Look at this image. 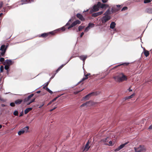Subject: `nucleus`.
<instances>
[{
  "label": "nucleus",
  "instance_id": "nucleus-63",
  "mask_svg": "<svg viewBox=\"0 0 152 152\" xmlns=\"http://www.w3.org/2000/svg\"><path fill=\"white\" fill-rule=\"evenodd\" d=\"M2 127V126L1 125H0V129H1Z\"/></svg>",
  "mask_w": 152,
  "mask_h": 152
},
{
  "label": "nucleus",
  "instance_id": "nucleus-61",
  "mask_svg": "<svg viewBox=\"0 0 152 152\" xmlns=\"http://www.w3.org/2000/svg\"><path fill=\"white\" fill-rule=\"evenodd\" d=\"M91 11H93V12H96L97 11H98L99 10H91Z\"/></svg>",
  "mask_w": 152,
  "mask_h": 152
},
{
  "label": "nucleus",
  "instance_id": "nucleus-16",
  "mask_svg": "<svg viewBox=\"0 0 152 152\" xmlns=\"http://www.w3.org/2000/svg\"><path fill=\"white\" fill-rule=\"evenodd\" d=\"M34 95V94H31L28 96L24 100V102H26L29 101L30 99L33 97Z\"/></svg>",
  "mask_w": 152,
  "mask_h": 152
},
{
  "label": "nucleus",
  "instance_id": "nucleus-56",
  "mask_svg": "<svg viewBox=\"0 0 152 152\" xmlns=\"http://www.w3.org/2000/svg\"><path fill=\"white\" fill-rule=\"evenodd\" d=\"M1 106L2 107H4L5 106V104H2L1 105Z\"/></svg>",
  "mask_w": 152,
  "mask_h": 152
},
{
  "label": "nucleus",
  "instance_id": "nucleus-13",
  "mask_svg": "<svg viewBox=\"0 0 152 152\" xmlns=\"http://www.w3.org/2000/svg\"><path fill=\"white\" fill-rule=\"evenodd\" d=\"M85 77H84L83 78L82 80L80 82H81L87 79L88 78V77H91V74L90 73H87L86 74H85L84 75Z\"/></svg>",
  "mask_w": 152,
  "mask_h": 152
},
{
  "label": "nucleus",
  "instance_id": "nucleus-17",
  "mask_svg": "<svg viewBox=\"0 0 152 152\" xmlns=\"http://www.w3.org/2000/svg\"><path fill=\"white\" fill-rule=\"evenodd\" d=\"M103 11H102L101 12L94 13L92 14V16L93 17H96L101 15L103 13Z\"/></svg>",
  "mask_w": 152,
  "mask_h": 152
},
{
  "label": "nucleus",
  "instance_id": "nucleus-32",
  "mask_svg": "<svg viewBox=\"0 0 152 152\" xmlns=\"http://www.w3.org/2000/svg\"><path fill=\"white\" fill-rule=\"evenodd\" d=\"M46 90L48 92L50 93L51 94H53V92L51 91L50 89H49L48 87H46Z\"/></svg>",
  "mask_w": 152,
  "mask_h": 152
},
{
  "label": "nucleus",
  "instance_id": "nucleus-3",
  "mask_svg": "<svg viewBox=\"0 0 152 152\" xmlns=\"http://www.w3.org/2000/svg\"><path fill=\"white\" fill-rule=\"evenodd\" d=\"M113 78L116 81L119 83L122 82L127 80V77L123 73H121L119 75L114 77Z\"/></svg>",
  "mask_w": 152,
  "mask_h": 152
},
{
  "label": "nucleus",
  "instance_id": "nucleus-6",
  "mask_svg": "<svg viewBox=\"0 0 152 152\" xmlns=\"http://www.w3.org/2000/svg\"><path fill=\"white\" fill-rule=\"evenodd\" d=\"M134 148L135 152H143L145 151L146 150L145 147L142 145H140L137 147H134Z\"/></svg>",
  "mask_w": 152,
  "mask_h": 152
},
{
  "label": "nucleus",
  "instance_id": "nucleus-10",
  "mask_svg": "<svg viewBox=\"0 0 152 152\" xmlns=\"http://www.w3.org/2000/svg\"><path fill=\"white\" fill-rule=\"evenodd\" d=\"M109 140L110 138L109 137H107L104 139L101 140L100 141L102 142H103L104 145H109L107 142L109 141Z\"/></svg>",
  "mask_w": 152,
  "mask_h": 152
},
{
  "label": "nucleus",
  "instance_id": "nucleus-54",
  "mask_svg": "<svg viewBox=\"0 0 152 152\" xmlns=\"http://www.w3.org/2000/svg\"><path fill=\"white\" fill-rule=\"evenodd\" d=\"M130 88H130H129V89H128V90H129V91H132V89H131V88Z\"/></svg>",
  "mask_w": 152,
  "mask_h": 152
},
{
  "label": "nucleus",
  "instance_id": "nucleus-31",
  "mask_svg": "<svg viewBox=\"0 0 152 152\" xmlns=\"http://www.w3.org/2000/svg\"><path fill=\"white\" fill-rule=\"evenodd\" d=\"M95 24L94 23H90L88 24V26L89 28H92L94 26Z\"/></svg>",
  "mask_w": 152,
  "mask_h": 152
},
{
  "label": "nucleus",
  "instance_id": "nucleus-29",
  "mask_svg": "<svg viewBox=\"0 0 152 152\" xmlns=\"http://www.w3.org/2000/svg\"><path fill=\"white\" fill-rule=\"evenodd\" d=\"M25 133L24 131L22 129L19 131L18 132V134L19 135H21V134H23Z\"/></svg>",
  "mask_w": 152,
  "mask_h": 152
},
{
  "label": "nucleus",
  "instance_id": "nucleus-62",
  "mask_svg": "<svg viewBox=\"0 0 152 152\" xmlns=\"http://www.w3.org/2000/svg\"><path fill=\"white\" fill-rule=\"evenodd\" d=\"M88 10H86L84 11L83 12H88Z\"/></svg>",
  "mask_w": 152,
  "mask_h": 152
},
{
  "label": "nucleus",
  "instance_id": "nucleus-49",
  "mask_svg": "<svg viewBox=\"0 0 152 152\" xmlns=\"http://www.w3.org/2000/svg\"><path fill=\"white\" fill-rule=\"evenodd\" d=\"M128 9V8L126 7H123L121 10H127Z\"/></svg>",
  "mask_w": 152,
  "mask_h": 152
},
{
  "label": "nucleus",
  "instance_id": "nucleus-4",
  "mask_svg": "<svg viewBox=\"0 0 152 152\" xmlns=\"http://www.w3.org/2000/svg\"><path fill=\"white\" fill-rule=\"evenodd\" d=\"M110 14V10H107L104 13V15H105V16L103 17L102 19V23H105L111 19V17L109 15Z\"/></svg>",
  "mask_w": 152,
  "mask_h": 152
},
{
  "label": "nucleus",
  "instance_id": "nucleus-45",
  "mask_svg": "<svg viewBox=\"0 0 152 152\" xmlns=\"http://www.w3.org/2000/svg\"><path fill=\"white\" fill-rule=\"evenodd\" d=\"M112 144H113L112 141H110L109 142V144H108L109 145H112Z\"/></svg>",
  "mask_w": 152,
  "mask_h": 152
},
{
  "label": "nucleus",
  "instance_id": "nucleus-47",
  "mask_svg": "<svg viewBox=\"0 0 152 152\" xmlns=\"http://www.w3.org/2000/svg\"><path fill=\"white\" fill-rule=\"evenodd\" d=\"M118 10H111V12H112V13H115L116 12H117Z\"/></svg>",
  "mask_w": 152,
  "mask_h": 152
},
{
  "label": "nucleus",
  "instance_id": "nucleus-7",
  "mask_svg": "<svg viewBox=\"0 0 152 152\" xmlns=\"http://www.w3.org/2000/svg\"><path fill=\"white\" fill-rule=\"evenodd\" d=\"M81 23L80 21L79 20H76L70 26L68 27V29H69L70 28H72L77 24H80Z\"/></svg>",
  "mask_w": 152,
  "mask_h": 152
},
{
  "label": "nucleus",
  "instance_id": "nucleus-34",
  "mask_svg": "<svg viewBox=\"0 0 152 152\" xmlns=\"http://www.w3.org/2000/svg\"><path fill=\"white\" fill-rule=\"evenodd\" d=\"M35 100V98H34L30 101V102L27 104V105H29L31 103L34 102Z\"/></svg>",
  "mask_w": 152,
  "mask_h": 152
},
{
  "label": "nucleus",
  "instance_id": "nucleus-24",
  "mask_svg": "<svg viewBox=\"0 0 152 152\" xmlns=\"http://www.w3.org/2000/svg\"><path fill=\"white\" fill-rule=\"evenodd\" d=\"M144 55L146 57H148L149 55V53L148 51L146 50H144Z\"/></svg>",
  "mask_w": 152,
  "mask_h": 152
},
{
  "label": "nucleus",
  "instance_id": "nucleus-18",
  "mask_svg": "<svg viewBox=\"0 0 152 152\" xmlns=\"http://www.w3.org/2000/svg\"><path fill=\"white\" fill-rule=\"evenodd\" d=\"M80 58L83 61V63H85V60L87 57L86 55H81L79 56Z\"/></svg>",
  "mask_w": 152,
  "mask_h": 152
},
{
  "label": "nucleus",
  "instance_id": "nucleus-33",
  "mask_svg": "<svg viewBox=\"0 0 152 152\" xmlns=\"http://www.w3.org/2000/svg\"><path fill=\"white\" fill-rule=\"evenodd\" d=\"M18 112L17 110H15L13 113L14 115L15 116H18Z\"/></svg>",
  "mask_w": 152,
  "mask_h": 152
},
{
  "label": "nucleus",
  "instance_id": "nucleus-60",
  "mask_svg": "<svg viewBox=\"0 0 152 152\" xmlns=\"http://www.w3.org/2000/svg\"><path fill=\"white\" fill-rule=\"evenodd\" d=\"M3 15V14L2 13H1L0 14V17L2 16V15Z\"/></svg>",
  "mask_w": 152,
  "mask_h": 152
},
{
  "label": "nucleus",
  "instance_id": "nucleus-55",
  "mask_svg": "<svg viewBox=\"0 0 152 152\" xmlns=\"http://www.w3.org/2000/svg\"><path fill=\"white\" fill-rule=\"evenodd\" d=\"M149 129H152V126H150L149 128Z\"/></svg>",
  "mask_w": 152,
  "mask_h": 152
},
{
  "label": "nucleus",
  "instance_id": "nucleus-59",
  "mask_svg": "<svg viewBox=\"0 0 152 152\" xmlns=\"http://www.w3.org/2000/svg\"><path fill=\"white\" fill-rule=\"evenodd\" d=\"M90 143L89 140L88 142H87L86 144H88V145H89V144Z\"/></svg>",
  "mask_w": 152,
  "mask_h": 152
},
{
  "label": "nucleus",
  "instance_id": "nucleus-38",
  "mask_svg": "<svg viewBox=\"0 0 152 152\" xmlns=\"http://www.w3.org/2000/svg\"><path fill=\"white\" fill-rule=\"evenodd\" d=\"M10 66L6 65L4 66V69H5L7 70L9 68Z\"/></svg>",
  "mask_w": 152,
  "mask_h": 152
},
{
  "label": "nucleus",
  "instance_id": "nucleus-50",
  "mask_svg": "<svg viewBox=\"0 0 152 152\" xmlns=\"http://www.w3.org/2000/svg\"><path fill=\"white\" fill-rule=\"evenodd\" d=\"M84 33L83 32H82L81 34H80V37H82V36H83V35H84Z\"/></svg>",
  "mask_w": 152,
  "mask_h": 152
},
{
  "label": "nucleus",
  "instance_id": "nucleus-26",
  "mask_svg": "<svg viewBox=\"0 0 152 152\" xmlns=\"http://www.w3.org/2000/svg\"><path fill=\"white\" fill-rule=\"evenodd\" d=\"M90 148V146H89V145H88V144H86L85 147L84 148V151H86L88 150Z\"/></svg>",
  "mask_w": 152,
  "mask_h": 152
},
{
  "label": "nucleus",
  "instance_id": "nucleus-27",
  "mask_svg": "<svg viewBox=\"0 0 152 152\" xmlns=\"http://www.w3.org/2000/svg\"><path fill=\"white\" fill-rule=\"evenodd\" d=\"M135 95V93H133V94H132L131 96L126 97L125 98V100H126L127 99H130L132 98L133 97V96Z\"/></svg>",
  "mask_w": 152,
  "mask_h": 152
},
{
  "label": "nucleus",
  "instance_id": "nucleus-1",
  "mask_svg": "<svg viewBox=\"0 0 152 152\" xmlns=\"http://www.w3.org/2000/svg\"><path fill=\"white\" fill-rule=\"evenodd\" d=\"M71 21V20H69V22L66 24V25L65 26L61 28L60 29H58L56 30H54L53 31L48 32L47 33H44L40 35L39 36V37H42L43 38H45L47 37H50L51 35H54L58 31H59L60 30H62V31H64L65 30V27H66L67 26L69 25H70L69 22Z\"/></svg>",
  "mask_w": 152,
  "mask_h": 152
},
{
  "label": "nucleus",
  "instance_id": "nucleus-42",
  "mask_svg": "<svg viewBox=\"0 0 152 152\" xmlns=\"http://www.w3.org/2000/svg\"><path fill=\"white\" fill-rule=\"evenodd\" d=\"M0 100L4 102L5 101V99L2 98L1 96H0Z\"/></svg>",
  "mask_w": 152,
  "mask_h": 152
},
{
  "label": "nucleus",
  "instance_id": "nucleus-58",
  "mask_svg": "<svg viewBox=\"0 0 152 152\" xmlns=\"http://www.w3.org/2000/svg\"><path fill=\"white\" fill-rule=\"evenodd\" d=\"M46 86H45V85H44V86L43 87V88H44V89H46Z\"/></svg>",
  "mask_w": 152,
  "mask_h": 152
},
{
  "label": "nucleus",
  "instance_id": "nucleus-21",
  "mask_svg": "<svg viewBox=\"0 0 152 152\" xmlns=\"http://www.w3.org/2000/svg\"><path fill=\"white\" fill-rule=\"evenodd\" d=\"M23 102L22 99H18L15 101V103L17 104H20Z\"/></svg>",
  "mask_w": 152,
  "mask_h": 152
},
{
  "label": "nucleus",
  "instance_id": "nucleus-15",
  "mask_svg": "<svg viewBox=\"0 0 152 152\" xmlns=\"http://www.w3.org/2000/svg\"><path fill=\"white\" fill-rule=\"evenodd\" d=\"M94 94V92H92L91 93H90L84 97L83 98V100H88L89 98L92 95H93Z\"/></svg>",
  "mask_w": 152,
  "mask_h": 152
},
{
  "label": "nucleus",
  "instance_id": "nucleus-12",
  "mask_svg": "<svg viewBox=\"0 0 152 152\" xmlns=\"http://www.w3.org/2000/svg\"><path fill=\"white\" fill-rule=\"evenodd\" d=\"M92 104V102L91 101H89L88 102H87L83 104L82 105H81L80 106V107H83L85 106H90Z\"/></svg>",
  "mask_w": 152,
  "mask_h": 152
},
{
  "label": "nucleus",
  "instance_id": "nucleus-37",
  "mask_svg": "<svg viewBox=\"0 0 152 152\" xmlns=\"http://www.w3.org/2000/svg\"><path fill=\"white\" fill-rule=\"evenodd\" d=\"M3 5V3L2 1H0V9H1Z\"/></svg>",
  "mask_w": 152,
  "mask_h": 152
},
{
  "label": "nucleus",
  "instance_id": "nucleus-8",
  "mask_svg": "<svg viewBox=\"0 0 152 152\" xmlns=\"http://www.w3.org/2000/svg\"><path fill=\"white\" fill-rule=\"evenodd\" d=\"M34 0H21L20 1V4L23 5L28 3H31V2H34Z\"/></svg>",
  "mask_w": 152,
  "mask_h": 152
},
{
  "label": "nucleus",
  "instance_id": "nucleus-48",
  "mask_svg": "<svg viewBox=\"0 0 152 152\" xmlns=\"http://www.w3.org/2000/svg\"><path fill=\"white\" fill-rule=\"evenodd\" d=\"M49 82H50V81H48V82H47L46 83H45V86H46V87H47V86H48V84H49Z\"/></svg>",
  "mask_w": 152,
  "mask_h": 152
},
{
  "label": "nucleus",
  "instance_id": "nucleus-46",
  "mask_svg": "<svg viewBox=\"0 0 152 152\" xmlns=\"http://www.w3.org/2000/svg\"><path fill=\"white\" fill-rule=\"evenodd\" d=\"M59 96H58L57 97H56L55 98H54L53 99L52 101L53 102L54 101H56V99L59 97Z\"/></svg>",
  "mask_w": 152,
  "mask_h": 152
},
{
  "label": "nucleus",
  "instance_id": "nucleus-43",
  "mask_svg": "<svg viewBox=\"0 0 152 152\" xmlns=\"http://www.w3.org/2000/svg\"><path fill=\"white\" fill-rule=\"evenodd\" d=\"M4 61V59L3 58H0V61L1 62H3Z\"/></svg>",
  "mask_w": 152,
  "mask_h": 152
},
{
  "label": "nucleus",
  "instance_id": "nucleus-5",
  "mask_svg": "<svg viewBox=\"0 0 152 152\" xmlns=\"http://www.w3.org/2000/svg\"><path fill=\"white\" fill-rule=\"evenodd\" d=\"M9 46V44L7 43L6 45H1L0 50L1 51V56L4 57V55Z\"/></svg>",
  "mask_w": 152,
  "mask_h": 152
},
{
  "label": "nucleus",
  "instance_id": "nucleus-36",
  "mask_svg": "<svg viewBox=\"0 0 152 152\" xmlns=\"http://www.w3.org/2000/svg\"><path fill=\"white\" fill-rule=\"evenodd\" d=\"M151 0H144V2L145 3H147L151 2ZM152 1V0H151Z\"/></svg>",
  "mask_w": 152,
  "mask_h": 152
},
{
  "label": "nucleus",
  "instance_id": "nucleus-2",
  "mask_svg": "<svg viewBox=\"0 0 152 152\" xmlns=\"http://www.w3.org/2000/svg\"><path fill=\"white\" fill-rule=\"evenodd\" d=\"M108 0H102V1L104 3H102L100 2H98L96 4L94 5L91 10H99V9H107L109 10V5L105 4L107 2Z\"/></svg>",
  "mask_w": 152,
  "mask_h": 152
},
{
  "label": "nucleus",
  "instance_id": "nucleus-51",
  "mask_svg": "<svg viewBox=\"0 0 152 152\" xmlns=\"http://www.w3.org/2000/svg\"><path fill=\"white\" fill-rule=\"evenodd\" d=\"M56 107H54L53 108V109H51L50 110V112H52V111L53 110H54L55 109H56Z\"/></svg>",
  "mask_w": 152,
  "mask_h": 152
},
{
  "label": "nucleus",
  "instance_id": "nucleus-44",
  "mask_svg": "<svg viewBox=\"0 0 152 152\" xmlns=\"http://www.w3.org/2000/svg\"><path fill=\"white\" fill-rule=\"evenodd\" d=\"M147 12L149 13L152 14V10H148Z\"/></svg>",
  "mask_w": 152,
  "mask_h": 152
},
{
  "label": "nucleus",
  "instance_id": "nucleus-53",
  "mask_svg": "<svg viewBox=\"0 0 152 152\" xmlns=\"http://www.w3.org/2000/svg\"><path fill=\"white\" fill-rule=\"evenodd\" d=\"M83 90H82L81 91H77L75 93V94H78V93H79V92H80L81 91H82Z\"/></svg>",
  "mask_w": 152,
  "mask_h": 152
},
{
  "label": "nucleus",
  "instance_id": "nucleus-20",
  "mask_svg": "<svg viewBox=\"0 0 152 152\" xmlns=\"http://www.w3.org/2000/svg\"><path fill=\"white\" fill-rule=\"evenodd\" d=\"M77 17L81 21H84L85 20V19L83 18L82 15L81 14L78 13L77 14Z\"/></svg>",
  "mask_w": 152,
  "mask_h": 152
},
{
  "label": "nucleus",
  "instance_id": "nucleus-41",
  "mask_svg": "<svg viewBox=\"0 0 152 152\" xmlns=\"http://www.w3.org/2000/svg\"><path fill=\"white\" fill-rule=\"evenodd\" d=\"M45 104V102H43L42 103V104L39 106V108H41L42 106H43Z\"/></svg>",
  "mask_w": 152,
  "mask_h": 152
},
{
  "label": "nucleus",
  "instance_id": "nucleus-25",
  "mask_svg": "<svg viewBox=\"0 0 152 152\" xmlns=\"http://www.w3.org/2000/svg\"><path fill=\"white\" fill-rule=\"evenodd\" d=\"M29 129V127L28 126H26L22 129L24 131L25 133H27L28 132Z\"/></svg>",
  "mask_w": 152,
  "mask_h": 152
},
{
  "label": "nucleus",
  "instance_id": "nucleus-57",
  "mask_svg": "<svg viewBox=\"0 0 152 152\" xmlns=\"http://www.w3.org/2000/svg\"><path fill=\"white\" fill-rule=\"evenodd\" d=\"M40 92H41V91H37V94H39V93H40Z\"/></svg>",
  "mask_w": 152,
  "mask_h": 152
},
{
  "label": "nucleus",
  "instance_id": "nucleus-14",
  "mask_svg": "<svg viewBox=\"0 0 152 152\" xmlns=\"http://www.w3.org/2000/svg\"><path fill=\"white\" fill-rule=\"evenodd\" d=\"M14 63V62L11 60H6L4 62V63L6 65L10 66Z\"/></svg>",
  "mask_w": 152,
  "mask_h": 152
},
{
  "label": "nucleus",
  "instance_id": "nucleus-64",
  "mask_svg": "<svg viewBox=\"0 0 152 152\" xmlns=\"http://www.w3.org/2000/svg\"><path fill=\"white\" fill-rule=\"evenodd\" d=\"M22 116V115H20V116Z\"/></svg>",
  "mask_w": 152,
  "mask_h": 152
},
{
  "label": "nucleus",
  "instance_id": "nucleus-11",
  "mask_svg": "<svg viewBox=\"0 0 152 152\" xmlns=\"http://www.w3.org/2000/svg\"><path fill=\"white\" fill-rule=\"evenodd\" d=\"M66 64H62V65L61 66H60L57 69V70H56V72L55 73H54L53 74V75L50 78V79H53L54 76H55V75L56 74V73H57L61 69H62V67L65 65Z\"/></svg>",
  "mask_w": 152,
  "mask_h": 152
},
{
  "label": "nucleus",
  "instance_id": "nucleus-40",
  "mask_svg": "<svg viewBox=\"0 0 152 152\" xmlns=\"http://www.w3.org/2000/svg\"><path fill=\"white\" fill-rule=\"evenodd\" d=\"M15 102H11L10 103V105L12 107H14L15 105Z\"/></svg>",
  "mask_w": 152,
  "mask_h": 152
},
{
  "label": "nucleus",
  "instance_id": "nucleus-28",
  "mask_svg": "<svg viewBox=\"0 0 152 152\" xmlns=\"http://www.w3.org/2000/svg\"><path fill=\"white\" fill-rule=\"evenodd\" d=\"M129 64V63H123L122 64H119L117 66H116V67H118V66H120L121 65H123L124 66H127Z\"/></svg>",
  "mask_w": 152,
  "mask_h": 152
},
{
  "label": "nucleus",
  "instance_id": "nucleus-52",
  "mask_svg": "<svg viewBox=\"0 0 152 152\" xmlns=\"http://www.w3.org/2000/svg\"><path fill=\"white\" fill-rule=\"evenodd\" d=\"M52 102V101H50V102L48 104V105H50V104L52 102Z\"/></svg>",
  "mask_w": 152,
  "mask_h": 152
},
{
  "label": "nucleus",
  "instance_id": "nucleus-30",
  "mask_svg": "<svg viewBox=\"0 0 152 152\" xmlns=\"http://www.w3.org/2000/svg\"><path fill=\"white\" fill-rule=\"evenodd\" d=\"M84 27V26H80L78 27V31H81Z\"/></svg>",
  "mask_w": 152,
  "mask_h": 152
},
{
  "label": "nucleus",
  "instance_id": "nucleus-22",
  "mask_svg": "<svg viewBox=\"0 0 152 152\" xmlns=\"http://www.w3.org/2000/svg\"><path fill=\"white\" fill-rule=\"evenodd\" d=\"M32 108L31 107H29L26 109L24 111L25 114H27L30 111L32 110Z\"/></svg>",
  "mask_w": 152,
  "mask_h": 152
},
{
  "label": "nucleus",
  "instance_id": "nucleus-23",
  "mask_svg": "<svg viewBox=\"0 0 152 152\" xmlns=\"http://www.w3.org/2000/svg\"><path fill=\"white\" fill-rule=\"evenodd\" d=\"M115 23L114 22H113L110 24V28L111 29H113L115 27Z\"/></svg>",
  "mask_w": 152,
  "mask_h": 152
},
{
  "label": "nucleus",
  "instance_id": "nucleus-35",
  "mask_svg": "<svg viewBox=\"0 0 152 152\" xmlns=\"http://www.w3.org/2000/svg\"><path fill=\"white\" fill-rule=\"evenodd\" d=\"M4 67L3 66H1L0 67V72H3L4 70Z\"/></svg>",
  "mask_w": 152,
  "mask_h": 152
},
{
  "label": "nucleus",
  "instance_id": "nucleus-9",
  "mask_svg": "<svg viewBox=\"0 0 152 152\" xmlns=\"http://www.w3.org/2000/svg\"><path fill=\"white\" fill-rule=\"evenodd\" d=\"M129 143V142H126L123 144H122L120 145L119 147L115 149V151L117 152L119 151L120 150H121V149L123 148L128 143Z\"/></svg>",
  "mask_w": 152,
  "mask_h": 152
},
{
  "label": "nucleus",
  "instance_id": "nucleus-39",
  "mask_svg": "<svg viewBox=\"0 0 152 152\" xmlns=\"http://www.w3.org/2000/svg\"><path fill=\"white\" fill-rule=\"evenodd\" d=\"M90 28L88 26L85 29L84 31L86 32H87L89 30Z\"/></svg>",
  "mask_w": 152,
  "mask_h": 152
},
{
  "label": "nucleus",
  "instance_id": "nucleus-19",
  "mask_svg": "<svg viewBox=\"0 0 152 152\" xmlns=\"http://www.w3.org/2000/svg\"><path fill=\"white\" fill-rule=\"evenodd\" d=\"M123 5H114L113 7H112V10H116V7L118 8L119 9H121L123 7Z\"/></svg>",
  "mask_w": 152,
  "mask_h": 152
}]
</instances>
